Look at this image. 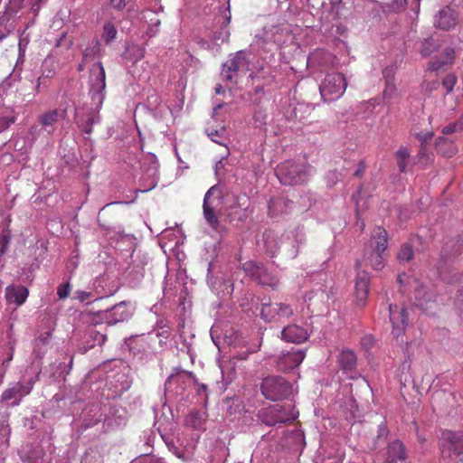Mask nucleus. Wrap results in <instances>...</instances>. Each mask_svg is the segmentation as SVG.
<instances>
[{"instance_id":"obj_55","label":"nucleus","mask_w":463,"mask_h":463,"mask_svg":"<svg viewBox=\"0 0 463 463\" xmlns=\"http://www.w3.org/2000/svg\"><path fill=\"white\" fill-rule=\"evenodd\" d=\"M189 422L191 423V425L194 428H197L199 423H200L199 413L198 412L192 413L191 416H190V421Z\"/></svg>"},{"instance_id":"obj_58","label":"nucleus","mask_w":463,"mask_h":463,"mask_svg":"<svg viewBox=\"0 0 463 463\" xmlns=\"http://www.w3.org/2000/svg\"><path fill=\"white\" fill-rule=\"evenodd\" d=\"M6 85H9L8 83V80H5V81L2 82V84L0 85V108L2 106H4V99H3V95H2V90L5 89V87Z\"/></svg>"},{"instance_id":"obj_56","label":"nucleus","mask_w":463,"mask_h":463,"mask_svg":"<svg viewBox=\"0 0 463 463\" xmlns=\"http://www.w3.org/2000/svg\"><path fill=\"white\" fill-rule=\"evenodd\" d=\"M362 345L365 348H370L373 344V339L371 335H366L362 339Z\"/></svg>"},{"instance_id":"obj_8","label":"nucleus","mask_w":463,"mask_h":463,"mask_svg":"<svg viewBox=\"0 0 463 463\" xmlns=\"http://www.w3.org/2000/svg\"><path fill=\"white\" fill-rule=\"evenodd\" d=\"M142 169L144 175L137 191L145 193L154 189L159 181V163L154 154L148 153L142 158Z\"/></svg>"},{"instance_id":"obj_64","label":"nucleus","mask_w":463,"mask_h":463,"mask_svg":"<svg viewBox=\"0 0 463 463\" xmlns=\"http://www.w3.org/2000/svg\"><path fill=\"white\" fill-rule=\"evenodd\" d=\"M207 389V386L205 384H198L197 392L201 393L203 392H205Z\"/></svg>"},{"instance_id":"obj_32","label":"nucleus","mask_w":463,"mask_h":463,"mask_svg":"<svg viewBox=\"0 0 463 463\" xmlns=\"http://www.w3.org/2000/svg\"><path fill=\"white\" fill-rule=\"evenodd\" d=\"M100 52V43L99 40H93L83 51L84 59H93Z\"/></svg>"},{"instance_id":"obj_34","label":"nucleus","mask_w":463,"mask_h":463,"mask_svg":"<svg viewBox=\"0 0 463 463\" xmlns=\"http://www.w3.org/2000/svg\"><path fill=\"white\" fill-rule=\"evenodd\" d=\"M6 110H8L10 113L0 117V133L6 130L16 120L13 109L11 108H6Z\"/></svg>"},{"instance_id":"obj_7","label":"nucleus","mask_w":463,"mask_h":463,"mask_svg":"<svg viewBox=\"0 0 463 463\" xmlns=\"http://www.w3.org/2000/svg\"><path fill=\"white\" fill-rule=\"evenodd\" d=\"M295 308L288 303H264L260 309V317L266 322L283 323L292 317Z\"/></svg>"},{"instance_id":"obj_12","label":"nucleus","mask_w":463,"mask_h":463,"mask_svg":"<svg viewBox=\"0 0 463 463\" xmlns=\"http://www.w3.org/2000/svg\"><path fill=\"white\" fill-rule=\"evenodd\" d=\"M305 358V351L298 348H291L287 353L281 354L277 359V368L279 371L287 372L298 367Z\"/></svg>"},{"instance_id":"obj_24","label":"nucleus","mask_w":463,"mask_h":463,"mask_svg":"<svg viewBox=\"0 0 463 463\" xmlns=\"http://www.w3.org/2000/svg\"><path fill=\"white\" fill-rule=\"evenodd\" d=\"M66 116V110L64 109H53L42 114L39 117V123L47 129L49 134L53 132L52 126L59 119L64 118Z\"/></svg>"},{"instance_id":"obj_9","label":"nucleus","mask_w":463,"mask_h":463,"mask_svg":"<svg viewBox=\"0 0 463 463\" xmlns=\"http://www.w3.org/2000/svg\"><path fill=\"white\" fill-rule=\"evenodd\" d=\"M248 71V61L244 52L233 54L223 65L222 78L224 81L236 82L240 72Z\"/></svg>"},{"instance_id":"obj_46","label":"nucleus","mask_w":463,"mask_h":463,"mask_svg":"<svg viewBox=\"0 0 463 463\" xmlns=\"http://www.w3.org/2000/svg\"><path fill=\"white\" fill-rule=\"evenodd\" d=\"M92 297L91 292H87L83 290H77L75 292L74 298L78 299L80 302H84L89 300Z\"/></svg>"},{"instance_id":"obj_27","label":"nucleus","mask_w":463,"mask_h":463,"mask_svg":"<svg viewBox=\"0 0 463 463\" xmlns=\"http://www.w3.org/2000/svg\"><path fill=\"white\" fill-rule=\"evenodd\" d=\"M454 50L452 48H445L443 51L444 58L436 61H430L428 64L429 71H438L443 65L452 62L454 59Z\"/></svg>"},{"instance_id":"obj_18","label":"nucleus","mask_w":463,"mask_h":463,"mask_svg":"<svg viewBox=\"0 0 463 463\" xmlns=\"http://www.w3.org/2000/svg\"><path fill=\"white\" fill-rule=\"evenodd\" d=\"M457 23L458 16L450 7H444L439 10L434 20L435 27L445 31L454 28Z\"/></svg>"},{"instance_id":"obj_20","label":"nucleus","mask_w":463,"mask_h":463,"mask_svg":"<svg viewBox=\"0 0 463 463\" xmlns=\"http://www.w3.org/2000/svg\"><path fill=\"white\" fill-rule=\"evenodd\" d=\"M337 361L345 373L350 374L351 378H355L357 358L354 351L350 349L342 350L338 354Z\"/></svg>"},{"instance_id":"obj_62","label":"nucleus","mask_w":463,"mask_h":463,"mask_svg":"<svg viewBox=\"0 0 463 463\" xmlns=\"http://www.w3.org/2000/svg\"><path fill=\"white\" fill-rule=\"evenodd\" d=\"M364 165L363 163H361V164L359 165L358 169L354 172V175L355 176H360V175L364 173Z\"/></svg>"},{"instance_id":"obj_23","label":"nucleus","mask_w":463,"mask_h":463,"mask_svg":"<svg viewBox=\"0 0 463 463\" xmlns=\"http://www.w3.org/2000/svg\"><path fill=\"white\" fill-rule=\"evenodd\" d=\"M29 295L28 289L22 285H10L5 289L7 302L17 306L24 304Z\"/></svg>"},{"instance_id":"obj_3","label":"nucleus","mask_w":463,"mask_h":463,"mask_svg":"<svg viewBox=\"0 0 463 463\" xmlns=\"http://www.w3.org/2000/svg\"><path fill=\"white\" fill-rule=\"evenodd\" d=\"M298 411L291 404H275L261 409L258 412V419L268 426H276L294 420L298 418Z\"/></svg>"},{"instance_id":"obj_51","label":"nucleus","mask_w":463,"mask_h":463,"mask_svg":"<svg viewBox=\"0 0 463 463\" xmlns=\"http://www.w3.org/2000/svg\"><path fill=\"white\" fill-rule=\"evenodd\" d=\"M222 133L218 130L212 131L208 133V137L215 143L219 145H225L224 142L222 140L221 137Z\"/></svg>"},{"instance_id":"obj_19","label":"nucleus","mask_w":463,"mask_h":463,"mask_svg":"<svg viewBox=\"0 0 463 463\" xmlns=\"http://www.w3.org/2000/svg\"><path fill=\"white\" fill-rule=\"evenodd\" d=\"M282 339L294 344H301L308 338L307 330L297 324H291L281 331Z\"/></svg>"},{"instance_id":"obj_17","label":"nucleus","mask_w":463,"mask_h":463,"mask_svg":"<svg viewBox=\"0 0 463 463\" xmlns=\"http://www.w3.org/2000/svg\"><path fill=\"white\" fill-rule=\"evenodd\" d=\"M385 454L387 463H403L407 458L405 446L399 439H393L388 443Z\"/></svg>"},{"instance_id":"obj_52","label":"nucleus","mask_w":463,"mask_h":463,"mask_svg":"<svg viewBox=\"0 0 463 463\" xmlns=\"http://www.w3.org/2000/svg\"><path fill=\"white\" fill-rule=\"evenodd\" d=\"M266 270L267 269L261 263H260L258 271H256V274L253 276L252 279L259 281V279L262 277Z\"/></svg>"},{"instance_id":"obj_60","label":"nucleus","mask_w":463,"mask_h":463,"mask_svg":"<svg viewBox=\"0 0 463 463\" xmlns=\"http://www.w3.org/2000/svg\"><path fill=\"white\" fill-rule=\"evenodd\" d=\"M419 156H420V162H422V160L424 158H426V160L429 159V155L425 152L424 150V147L422 146L420 153H419Z\"/></svg>"},{"instance_id":"obj_38","label":"nucleus","mask_w":463,"mask_h":463,"mask_svg":"<svg viewBox=\"0 0 463 463\" xmlns=\"http://www.w3.org/2000/svg\"><path fill=\"white\" fill-rule=\"evenodd\" d=\"M90 338H91L94 342V345H102L106 340L107 335L105 334H102L95 329H91L89 332Z\"/></svg>"},{"instance_id":"obj_29","label":"nucleus","mask_w":463,"mask_h":463,"mask_svg":"<svg viewBox=\"0 0 463 463\" xmlns=\"http://www.w3.org/2000/svg\"><path fill=\"white\" fill-rule=\"evenodd\" d=\"M117 34L118 31L115 24L111 21H107L103 24L102 40L109 45L116 39Z\"/></svg>"},{"instance_id":"obj_35","label":"nucleus","mask_w":463,"mask_h":463,"mask_svg":"<svg viewBox=\"0 0 463 463\" xmlns=\"http://www.w3.org/2000/svg\"><path fill=\"white\" fill-rule=\"evenodd\" d=\"M413 257V250L411 246L408 243H404L402 245L399 252H398V260L400 262L410 261Z\"/></svg>"},{"instance_id":"obj_4","label":"nucleus","mask_w":463,"mask_h":463,"mask_svg":"<svg viewBox=\"0 0 463 463\" xmlns=\"http://www.w3.org/2000/svg\"><path fill=\"white\" fill-rule=\"evenodd\" d=\"M262 395L272 402L288 398L293 392V385L281 376H268L260 384Z\"/></svg>"},{"instance_id":"obj_25","label":"nucleus","mask_w":463,"mask_h":463,"mask_svg":"<svg viewBox=\"0 0 463 463\" xmlns=\"http://www.w3.org/2000/svg\"><path fill=\"white\" fill-rule=\"evenodd\" d=\"M77 119L76 124L82 133L90 135L93 131L92 126L99 122V116L98 113L90 112L86 118H80L76 113Z\"/></svg>"},{"instance_id":"obj_45","label":"nucleus","mask_w":463,"mask_h":463,"mask_svg":"<svg viewBox=\"0 0 463 463\" xmlns=\"http://www.w3.org/2000/svg\"><path fill=\"white\" fill-rule=\"evenodd\" d=\"M433 135L432 131L425 133L420 132L416 134V137L420 141L421 146H424V145L432 138Z\"/></svg>"},{"instance_id":"obj_26","label":"nucleus","mask_w":463,"mask_h":463,"mask_svg":"<svg viewBox=\"0 0 463 463\" xmlns=\"http://www.w3.org/2000/svg\"><path fill=\"white\" fill-rule=\"evenodd\" d=\"M415 305L423 311H427L428 304L432 301V296L425 290L424 286H419L415 289Z\"/></svg>"},{"instance_id":"obj_14","label":"nucleus","mask_w":463,"mask_h":463,"mask_svg":"<svg viewBox=\"0 0 463 463\" xmlns=\"http://www.w3.org/2000/svg\"><path fill=\"white\" fill-rule=\"evenodd\" d=\"M98 72L94 80L91 81L90 87V95L93 101L97 103V108L99 109L104 99V90L106 88L105 82V70L101 62L97 63Z\"/></svg>"},{"instance_id":"obj_49","label":"nucleus","mask_w":463,"mask_h":463,"mask_svg":"<svg viewBox=\"0 0 463 463\" xmlns=\"http://www.w3.org/2000/svg\"><path fill=\"white\" fill-rule=\"evenodd\" d=\"M410 156V151L407 147L402 146L396 152V158L401 160H407Z\"/></svg>"},{"instance_id":"obj_11","label":"nucleus","mask_w":463,"mask_h":463,"mask_svg":"<svg viewBox=\"0 0 463 463\" xmlns=\"http://www.w3.org/2000/svg\"><path fill=\"white\" fill-rule=\"evenodd\" d=\"M389 317L392 324V334L398 339L405 332L408 321L407 310L405 307H400L395 304L389 305Z\"/></svg>"},{"instance_id":"obj_57","label":"nucleus","mask_w":463,"mask_h":463,"mask_svg":"<svg viewBox=\"0 0 463 463\" xmlns=\"http://www.w3.org/2000/svg\"><path fill=\"white\" fill-rule=\"evenodd\" d=\"M160 20L156 19L155 22H152L150 24V32H152V35H155L158 32V27L160 25Z\"/></svg>"},{"instance_id":"obj_2","label":"nucleus","mask_w":463,"mask_h":463,"mask_svg":"<svg viewBox=\"0 0 463 463\" xmlns=\"http://www.w3.org/2000/svg\"><path fill=\"white\" fill-rule=\"evenodd\" d=\"M387 246V232L383 227H375L369 242V256L364 259L365 265H369L376 270L382 269L384 266V252Z\"/></svg>"},{"instance_id":"obj_21","label":"nucleus","mask_w":463,"mask_h":463,"mask_svg":"<svg viewBox=\"0 0 463 463\" xmlns=\"http://www.w3.org/2000/svg\"><path fill=\"white\" fill-rule=\"evenodd\" d=\"M217 189V185L212 186L204 194L203 198V216L206 222L209 224L211 228L216 231L220 225V222L216 214L214 213L213 207L210 204V197L213 194V192Z\"/></svg>"},{"instance_id":"obj_30","label":"nucleus","mask_w":463,"mask_h":463,"mask_svg":"<svg viewBox=\"0 0 463 463\" xmlns=\"http://www.w3.org/2000/svg\"><path fill=\"white\" fill-rule=\"evenodd\" d=\"M439 48V43L433 38L425 39L420 46V52L423 57L430 56Z\"/></svg>"},{"instance_id":"obj_43","label":"nucleus","mask_w":463,"mask_h":463,"mask_svg":"<svg viewBox=\"0 0 463 463\" xmlns=\"http://www.w3.org/2000/svg\"><path fill=\"white\" fill-rule=\"evenodd\" d=\"M461 128H462V124L455 122V123H451V124H449L448 126L444 127L442 128V133L444 135H449V134H452Z\"/></svg>"},{"instance_id":"obj_1","label":"nucleus","mask_w":463,"mask_h":463,"mask_svg":"<svg viewBox=\"0 0 463 463\" xmlns=\"http://www.w3.org/2000/svg\"><path fill=\"white\" fill-rule=\"evenodd\" d=\"M311 172L309 165L294 160L280 163L275 170L277 177L284 185L302 184L308 180Z\"/></svg>"},{"instance_id":"obj_36","label":"nucleus","mask_w":463,"mask_h":463,"mask_svg":"<svg viewBox=\"0 0 463 463\" xmlns=\"http://www.w3.org/2000/svg\"><path fill=\"white\" fill-rule=\"evenodd\" d=\"M52 336V334L50 332H45L44 334H42L39 337H37L34 341V352H41L42 346L46 345Z\"/></svg>"},{"instance_id":"obj_54","label":"nucleus","mask_w":463,"mask_h":463,"mask_svg":"<svg viewBox=\"0 0 463 463\" xmlns=\"http://www.w3.org/2000/svg\"><path fill=\"white\" fill-rule=\"evenodd\" d=\"M169 329L167 327H162V331H154L152 334H155L157 337H164L166 339L169 336Z\"/></svg>"},{"instance_id":"obj_63","label":"nucleus","mask_w":463,"mask_h":463,"mask_svg":"<svg viewBox=\"0 0 463 463\" xmlns=\"http://www.w3.org/2000/svg\"><path fill=\"white\" fill-rule=\"evenodd\" d=\"M383 74L385 78H391V75H392V69H389V68H385L383 71Z\"/></svg>"},{"instance_id":"obj_48","label":"nucleus","mask_w":463,"mask_h":463,"mask_svg":"<svg viewBox=\"0 0 463 463\" xmlns=\"http://www.w3.org/2000/svg\"><path fill=\"white\" fill-rule=\"evenodd\" d=\"M294 237H295L296 242L298 244H302L306 241L305 233L303 232V229L300 227H298L296 229Z\"/></svg>"},{"instance_id":"obj_44","label":"nucleus","mask_w":463,"mask_h":463,"mask_svg":"<svg viewBox=\"0 0 463 463\" xmlns=\"http://www.w3.org/2000/svg\"><path fill=\"white\" fill-rule=\"evenodd\" d=\"M389 434V430L384 424H380L378 426V431H377V437H376V442L381 441L382 439L384 440Z\"/></svg>"},{"instance_id":"obj_41","label":"nucleus","mask_w":463,"mask_h":463,"mask_svg":"<svg viewBox=\"0 0 463 463\" xmlns=\"http://www.w3.org/2000/svg\"><path fill=\"white\" fill-rule=\"evenodd\" d=\"M71 292V285L69 282L61 284L57 288V295L61 299L66 298Z\"/></svg>"},{"instance_id":"obj_61","label":"nucleus","mask_w":463,"mask_h":463,"mask_svg":"<svg viewBox=\"0 0 463 463\" xmlns=\"http://www.w3.org/2000/svg\"><path fill=\"white\" fill-rule=\"evenodd\" d=\"M14 356V347H11V353L7 356L6 360L3 362V365H7L13 359Z\"/></svg>"},{"instance_id":"obj_6","label":"nucleus","mask_w":463,"mask_h":463,"mask_svg":"<svg viewBox=\"0 0 463 463\" xmlns=\"http://www.w3.org/2000/svg\"><path fill=\"white\" fill-rule=\"evenodd\" d=\"M133 315L129 303L127 301L119 302L111 308L98 311L92 319L95 324L106 323L113 326L128 320Z\"/></svg>"},{"instance_id":"obj_39","label":"nucleus","mask_w":463,"mask_h":463,"mask_svg":"<svg viewBox=\"0 0 463 463\" xmlns=\"http://www.w3.org/2000/svg\"><path fill=\"white\" fill-rule=\"evenodd\" d=\"M457 82V77L454 74L447 75L443 80L442 85L446 89L447 92L449 93L453 90V88Z\"/></svg>"},{"instance_id":"obj_33","label":"nucleus","mask_w":463,"mask_h":463,"mask_svg":"<svg viewBox=\"0 0 463 463\" xmlns=\"http://www.w3.org/2000/svg\"><path fill=\"white\" fill-rule=\"evenodd\" d=\"M258 282L263 286L270 287L272 289H277L279 286V279L268 270H266Z\"/></svg>"},{"instance_id":"obj_40","label":"nucleus","mask_w":463,"mask_h":463,"mask_svg":"<svg viewBox=\"0 0 463 463\" xmlns=\"http://www.w3.org/2000/svg\"><path fill=\"white\" fill-rule=\"evenodd\" d=\"M52 61L51 59H45L43 62V73H44L45 79L49 80L54 75V70L51 67Z\"/></svg>"},{"instance_id":"obj_16","label":"nucleus","mask_w":463,"mask_h":463,"mask_svg":"<svg viewBox=\"0 0 463 463\" xmlns=\"http://www.w3.org/2000/svg\"><path fill=\"white\" fill-rule=\"evenodd\" d=\"M293 208V202L288 198L279 196L271 198L268 203V213L271 218L288 214Z\"/></svg>"},{"instance_id":"obj_5","label":"nucleus","mask_w":463,"mask_h":463,"mask_svg":"<svg viewBox=\"0 0 463 463\" xmlns=\"http://www.w3.org/2000/svg\"><path fill=\"white\" fill-rule=\"evenodd\" d=\"M347 83L342 73L333 72L326 75L319 85V91L325 101H334L343 96Z\"/></svg>"},{"instance_id":"obj_22","label":"nucleus","mask_w":463,"mask_h":463,"mask_svg":"<svg viewBox=\"0 0 463 463\" xmlns=\"http://www.w3.org/2000/svg\"><path fill=\"white\" fill-rule=\"evenodd\" d=\"M260 245H262L265 252L273 257L279 250V239L278 234L272 230H266L260 240Z\"/></svg>"},{"instance_id":"obj_15","label":"nucleus","mask_w":463,"mask_h":463,"mask_svg":"<svg viewBox=\"0 0 463 463\" xmlns=\"http://www.w3.org/2000/svg\"><path fill=\"white\" fill-rule=\"evenodd\" d=\"M370 276L365 271L358 272L354 285V297L356 305L364 307L369 293Z\"/></svg>"},{"instance_id":"obj_31","label":"nucleus","mask_w":463,"mask_h":463,"mask_svg":"<svg viewBox=\"0 0 463 463\" xmlns=\"http://www.w3.org/2000/svg\"><path fill=\"white\" fill-rule=\"evenodd\" d=\"M186 378L194 380V383L197 382L195 375L192 372H188V371L183 370L181 368H175V373H172L168 377L167 382L168 383H171V382L178 383L179 381L184 380Z\"/></svg>"},{"instance_id":"obj_10","label":"nucleus","mask_w":463,"mask_h":463,"mask_svg":"<svg viewBox=\"0 0 463 463\" xmlns=\"http://www.w3.org/2000/svg\"><path fill=\"white\" fill-rule=\"evenodd\" d=\"M440 449L443 457L463 454V432L444 430L440 438Z\"/></svg>"},{"instance_id":"obj_37","label":"nucleus","mask_w":463,"mask_h":463,"mask_svg":"<svg viewBox=\"0 0 463 463\" xmlns=\"http://www.w3.org/2000/svg\"><path fill=\"white\" fill-rule=\"evenodd\" d=\"M259 265L260 262L252 260L246 261L245 263L242 264V269L244 270L247 276L253 279V276L256 274V271H258Z\"/></svg>"},{"instance_id":"obj_13","label":"nucleus","mask_w":463,"mask_h":463,"mask_svg":"<svg viewBox=\"0 0 463 463\" xmlns=\"http://www.w3.org/2000/svg\"><path fill=\"white\" fill-rule=\"evenodd\" d=\"M31 391L32 386H25L24 383L17 382L3 392L1 401L9 402L10 406H18Z\"/></svg>"},{"instance_id":"obj_42","label":"nucleus","mask_w":463,"mask_h":463,"mask_svg":"<svg viewBox=\"0 0 463 463\" xmlns=\"http://www.w3.org/2000/svg\"><path fill=\"white\" fill-rule=\"evenodd\" d=\"M396 90L395 85L391 81L390 79L386 80V88L383 90L384 99H392Z\"/></svg>"},{"instance_id":"obj_47","label":"nucleus","mask_w":463,"mask_h":463,"mask_svg":"<svg viewBox=\"0 0 463 463\" xmlns=\"http://www.w3.org/2000/svg\"><path fill=\"white\" fill-rule=\"evenodd\" d=\"M128 0H109L110 5L117 11H122L127 5Z\"/></svg>"},{"instance_id":"obj_53","label":"nucleus","mask_w":463,"mask_h":463,"mask_svg":"<svg viewBox=\"0 0 463 463\" xmlns=\"http://www.w3.org/2000/svg\"><path fill=\"white\" fill-rule=\"evenodd\" d=\"M437 269H438V272H439V277H440L443 280L448 281V282H452V281H454V279H450V278H449V277L447 276V274H446V272L443 270V269H442V267H441V264H440V263L438 265Z\"/></svg>"},{"instance_id":"obj_50","label":"nucleus","mask_w":463,"mask_h":463,"mask_svg":"<svg viewBox=\"0 0 463 463\" xmlns=\"http://www.w3.org/2000/svg\"><path fill=\"white\" fill-rule=\"evenodd\" d=\"M47 81L48 80L45 79L44 73H42V75L39 76L38 79H37V83H36V86H35L36 91L40 92V91H42V90L43 88H46Z\"/></svg>"},{"instance_id":"obj_28","label":"nucleus","mask_w":463,"mask_h":463,"mask_svg":"<svg viewBox=\"0 0 463 463\" xmlns=\"http://www.w3.org/2000/svg\"><path fill=\"white\" fill-rule=\"evenodd\" d=\"M436 147L439 152L448 157H451L457 152L456 146L448 138L439 137L436 141Z\"/></svg>"},{"instance_id":"obj_59","label":"nucleus","mask_w":463,"mask_h":463,"mask_svg":"<svg viewBox=\"0 0 463 463\" xmlns=\"http://www.w3.org/2000/svg\"><path fill=\"white\" fill-rule=\"evenodd\" d=\"M397 164H398L399 170L401 172L406 171V167H407L406 160L397 159Z\"/></svg>"}]
</instances>
